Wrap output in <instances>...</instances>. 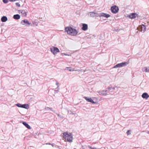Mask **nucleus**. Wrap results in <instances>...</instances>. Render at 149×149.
Masks as SVG:
<instances>
[{"label": "nucleus", "instance_id": "nucleus-1", "mask_svg": "<svg viewBox=\"0 0 149 149\" xmlns=\"http://www.w3.org/2000/svg\"><path fill=\"white\" fill-rule=\"evenodd\" d=\"M65 31L68 34L71 36H76L78 33L77 31L75 29L72 28L71 27H65Z\"/></svg>", "mask_w": 149, "mask_h": 149}, {"label": "nucleus", "instance_id": "nucleus-16", "mask_svg": "<svg viewBox=\"0 0 149 149\" xmlns=\"http://www.w3.org/2000/svg\"><path fill=\"white\" fill-rule=\"evenodd\" d=\"M98 93H99L100 95H102L104 96H106L108 95V94L107 93H105V92H104V91L103 90H102L101 91H99L98 92Z\"/></svg>", "mask_w": 149, "mask_h": 149}, {"label": "nucleus", "instance_id": "nucleus-27", "mask_svg": "<svg viewBox=\"0 0 149 149\" xmlns=\"http://www.w3.org/2000/svg\"><path fill=\"white\" fill-rule=\"evenodd\" d=\"M50 109H52V108H49V107H46L45 108V109L46 110H49Z\"/></svg>", "mask_w": 149, "mask_h": 149}, {"label": "nucleus", "instance_id": "nucleus-19", "mask_svg": "<svg viewBox=\"0 0 149 149\" xmlns=\"http://www.w3.org/2000/svg\"><path fill=\"white\" fill-rule=\"evenodd\" d=\"M13 17L15 19H18L20 18V16L18 14H16L14 15Z\"/></svg>", "mask_w": 149, "mask_h": 149}, {"label": "nucleus", "instance_id": "nucleus-28", "mask_svg": "<svg viewBox=\"0 0 149 149\" xmlns=\"http://www.w3.org/2000/svg\"><path fill=\"white\" fill-rule=\"evenodd\" d=\"M59 86H58L57 87V89H58L57 90H55L54 91H56V92H58V90L59 89V88H58Z\"/></svg>", "mask_w": 149, "mask_h": 149}, {"label": "nucleus", "instance_id": "nucleus-13", "mask_svg": "<svg viewBox=\"0 0 149 149\" xmlns=\"http://www.w3.org/2000/svg\"><path fill=\"white\" fill-rule=\"evenodd\" d=\"M88 28V25L87 24H83L82 27V29L84 31H85Z\"/></svg>", "mask_w": 149, "mask_h": 149}, {"label": "nucleus", "instance_id": "nucleus-4", "mask_svg": "<svg viewBox=\"0 0 149 149\" xmlns=\"http://www.w3.org/2000/svg\"><path fill=\"white\" fill-rule=\"evenodd\" d=\"M128 64V63L127 62H122L121 63H118L115 65L113 68H117L122 67L127 65Z\"/></svg>", "mask_w": 149, "mask_h": 149}, {"label": "nucleus", "instance_id": "nucleus-20", "mask_svg": "<svg viewBox=\"0 0 149 149\" xmlns=\"http://www.w3.org/2000/svg\"><path fill=\"white\" fill-rule=\"evenodd\" d=\"M143 71L149 72V67H145L143 69Z\"/></svg>", "mask_w": 149, "mask_h": 149}, {"label": "nucleus", "instance_id": "nucleus-10", "mask_svg": "<svg viewBox=\"0 0 149 149\" xmlns=\"http://www.w3.org/2000/svg\"><path fill=\"white\" fill-rule=\"evenodd\" d=\"M90 15L91 17H98L99 16V14L97 13H95L94 12H91L90 13Z\"/></svg>", "mask_w": 149, "mask_h": 149}, {"label": "nucleus", "instance_id": "nucleus-36", "mask_svg": "<svg viewBox=\"0 0 149 149\" xmlns=\"http://www.w3.org/2000/svg\"><path fill=\"white\" fill-rule=\"evenodd\" d=\"M115 88V87H112V89H114Z\"/></svg>", "mask_w": 149, "mask_h": 149}, {"label": "nucleus", "instance_id": "nucleus-35", "mask_svg": "<svg viewBox=\"0 0 149 149\" xmlns=\"http://www.w3.org/2000/svg\"><path fill=\"white\" fill-rule=\"evenodd\" d=\"M51 143H46V144L47 145V144H49V145H51Z\"/></svg>", "mask_w": 149, "mask_h": 149}, {"label": "nucleus", "instance_id": "nucleus-7", "mask_svg": "<svg viewBox=\"0 0 149 149\" xmlns=\"http://www.w3.org/2000/svg\"><path fill=\"white\" fill-rule=\"evenodd\" d=\"M137 29L141 32L144 33L146 30V26L144 25H140L138 27Z\"/></svg>", "mask_w": 149, "mask_h": 149}, {"label": "nucleus", "instance_id": "nucleus-26", "mask_svg": "<svg viewBox=\"0 0 149 149\" xmlns=\"http://www.w3.org/2000/svg\"><path fill=\"white\" fill-rule=\"evenodd\" d=\"M15 4L18 7H20V4L18 3H15Z\"/></svg>", "mask_w": 149, "mask_h": 149}, {"label": "nucleus", "instance_id": "nucleus-21", "mask_svg": "<svg viewBox=\"0 0 149 149\" xmlns=\"http://www.w3.org/2000/svg\"><path fill=\"white\" fill-rule=\"evenodd\" d=\"M22 108L28 109L29 108V106L27 104H22Z\"/></svg>", "mask_w": 149, "mask_h": 149}, {"label": "nucleus", "instance_id": "nucleus-32", "mask_svg": "<svg viewBox=\"0 0 149 149\" xmlns=\"http://www.w3.org/2000/svg\"><path fill=\"white\" fill-rule=\"evenodd\" d=\"M103 91H104V92H105V93H106L107 91H108V89H107L105 90H103Z\"/></svg>", "mask_w": 149, "mask_h": 149}, {"label": "nucleus", "instance_id": "nucleus-39", "mask_svg": "<svg viewBox=\"0 0 149 149\" xmlns=\"http://www.w3.org/2000/svg\"><path fill=\"white\" fill-rule=\"evenodd\" d=\"M50 109V110H51V111H52V109Z\"/></svg>", "mask_w": 149, "mask_h": 149}, {"label": "nucleus", "instance_id": "nucleus-29", "mask_svg": "<svg viewBox=\"0 0 149 149\" xmlns=\"http://www.w3.org/2000/svg\"><path fill=\"white\" fill-rule=\"evenodd\" d=\"M51 145H52V147H54V146H56V145L54 143H52V144H51Z\"/></svg>", "mask_w": 149, "mask_h": 149}, {"label": "nucleus", "instance_id": "nucleus-37", "mask_svg": "<svg viewBox=\"0 0 149 149\" xmlns=\"http://www.w3.org/2000/svg\"><path fill=\"white\" fill-rule=\"evenodd\" d=\"M147 133H148L149 134V131H147Z\"/></svg>", "mask_w": 149, "mask_h": 149}, {"label": "nucleus", "instance_id": "nucleus-8", "mask_svg": "<svg viewBox=\"0 0 149 149\" xmlns=\"http://www.w3.org/2000/svg\"><path fill=\"white\" fill-rule=\"evenodd\" d=\"M84 98L86 100V101L88 102H90L92 104H96V102H94L93 100L91 98L87 97H84Z\"/></svg>", "mask_w": 149, "mask_h": 149}, {"label": "nucleus", "instance_id": "nucleus-12", "mask_svg": "<svg viewBox=\"0 0 149 149\" xmlns=\"http://www.w3.org/2000/svg\"><path fill=\"white\" fill-rule=\"evenodd\" d=\"M142 98L147 99L149 97V95L146 93H143L141 96Z\"/></svg>", "mask_w": 149, "mask_h": 149}, {"label": "nucleus", "instance_id": "nucleus-34", "mask_svg": "<svg viewBox=\"0 0 149 149\" xmlns=\"http://www.w3.org/2000/svg\"><path fill=\"white\" fill-rule=\"evenodd\" d=\"M10 1H15V0H10Z\"/></svg>", "mask_w": 149, "mask_h": 149}, {"label": "nucleus", "instance_id": "nucleus-11", "mask_svg": "<svg viewBox=\"0 0 149 149\" xmlns=\"http://www.w3.org/2000/svg\"><path fill=\"white\" fill-rule=\"evenodd\" d=\"M65 70H68L69 71H70V72H72V71H80V70H75V69H74V68H72L68 67H66L65 68Z\"/></svg>", "mask_w": 149, "mask_h": 149}, {"label": "nucleus", "instance_id": "nucleus-15", "mask_svg": "<svg viewBox=\"0 0 149 149\" xmlns=\"http://www.w3.org/2000/svg\"><path fill=\"white\" fill-rule=\"evenodd\" d=\"M19 13H20L24 16H26V12L24 10H19Z\"/></svg>", "mask_w": 149, "mask_h": 149}, {"label": "nucleus", "instance_id": "nucleus-33", "mask_svg": "<svg viewBox=\"0 0 149 149\" xmlns=\"http://www.w3.org/2000/svg\"><path fill=\"white\" fill-rule=\"evenodd\" d=\"M56 85H58V84H59L58 82V81H56Z\"/></svg>", "mask_w": 149, "mask_h": 149}, {"label": "nucleus", "instance_id": "nucleus-3", "mask_svg": "<svg viewBox=\"0 0 149 149\" xmlns=\"http://www.w3.org/2000/svg\"><path fill=\"white\" fill-rule=\"evenodd\" d=\"M51 52L54 54L56 55L57 52H59L60 51L58 49L55 47L52 46L50 48Z\"/></svg>", "mask_w": 149, "mask_h": 149}, {"label": "nucleus", "instance_id": "nucleus-23", "mask_svg": "<svg viewBox=\"0 0 149 149\" xmlns=\"http://www.w3.org/2000/svg\"><path fill=\"white\" fill-rule=\"evenodd\" d=\"M68 113H70V114H72L73 115L74 114V113H73L71 111L68 110Z\"/></svg>", "mask_w": 149, "mask_h": 149}, {"label": "nucleus", "instance_id": "nucleus-25", "mask_svg": "<svg viewBox=\"0 0 149 149\" xmlns=\"http://www.w3.org/2000/svg\"><path fill=\"white\" fill-rule=\"evenodd\" d=\"M3 1L4 3H8V0H3Z\"/></svg>", "mask_w": 149, "mask_h": 149}, {"label": "nucleus", "instance_id": "nucleus-22", "mask_svg": "<svg viewBox=\"0 0 149 149\" xmlns=\"http://www.w3.org/2000/svg\"><path fill=\"white\" fill-rule=\"evenodd\" d=\"M16 105L18 107L22 108V104H21L20 103H17L16 104Z\"/></svg>", "mask_w": 149, "mask_h": 149}, {"label": "nucleus", "instance_id": "nucleus-38", "mask_svg": "<svg viewBox=\"0 0 149 149\" xmlns=\"http://www.w3.org/2000/svg\"><path fill=\"white\" fill-rule=\"evenodd\" d=\"M96 97H93L92 98H93V99H96Z\"/></svg>", "mask_w": 149, "mask_h": 149}, {"label": "nucleus", "instance_id": "nucleus-24", "mask_svg": "<svg viewBox=\"0 0 149 149\" xmlns=\"http://www.w3.org/2000/svg\"><path fill=\"white\" fill-rule=\"evenodd\" d=\"M130 132L131 131L130 130H128L127 131V134L128 135L131 134Z\"/></svg>", "mask_w": 149, "mask_h": 149}, {"label": "nucleus", "instance_id": "nucleus-9", "mask_svg": "<svg viewBox=\"0 0 149 149\" xmlns=\"http://www.w3.org/2000/svg\"><path fill=\"white\" fill-rule=\"evenodd\" d=\"M110 16V15L108 14L104 13H101L99 14V17H106V18H108Z\"/></svg>", "mask_w": 149, "mask_h": 149}, {"label": "nucleus", "instance_id": "nucleus-5", "mask_svg": "<svg viewBox=\"0 0 149 149\" xmlns=\"http://www.w3.org/2000/svg\"><path fill=\"white\" fill-rule=\"evenodd\" d=\"M111 12L113 13H116L118 11L119 8L118 7L116 6H113L111 7Z\"/></svg>", "mask_w": 149, "mask_h": 149}, {"label": "nucleus", "instance_id": "nucleus-17", "mask_svg": "<svg viewBox=\"0 0 149 149\" xmlns=\"http://www.w3.org/2000/svg\"><path fill=\"white\" fill-rule=\"evenodd\" d=\"M22 124L25 125L28 129H31V127L28 124H27L26 122H23L22 123Z\"/></svg>", "mask_w": 149, "mask_h": 149}, {"label": "nucleus", "instance_id": "nucleus-6", "mask_svg": "<svg viewBox=\"0 0 149 149\" xmlns=\"http://www.w3.org/2000/svg\"><path fill=\"white\" fill-rule=\"evenodd\" d=\"M21 24L22 25H25L26 26H29L31 24V23L26 19H24L21 21L20 22Z\"/></svg>", "mask_w": 149, "mask_h": 149}, {"label": "nucleus", "instance_id": "nucleus-31", "mask_svg": "<svg viewBox=\"0 0 149 149\" xmlns=\"http://www.w3.org/2000/svg\"><path fill=\"white\" fill-rule=\"evenodd\" d=\"M89 147L91 149H97L96 148H92L91 147Z\"/></svg>", "mask_w": 149, "mask_h": 149}, {"label": "nucleus", "instance_id": "nucleus-18", "mask_svg": "<svg viewBox=\"0 0 149 149\" xmlns=\"http://www.w3.org/2000/svg\"><path fill=\"white\" fill-rule=\"evenodd\" d=\"M8 19L5 16L2 17L1 19V21L3 22H6Z\"/></svg>", "mask_w": 149, "mask_h": 149}, {"label": "nucleus", "instance_id": "nucleus-14", "mask_svg": "<svg viewBox=\"0 0 149 149\" xmlns=\"http://www.w3.org/2000/svg\"><path fill=\"white\" fill-rule=\"evenodd\" d=\"M137 15L136 13H132L130 14L129 16V17L131 19L135 18L136 17V16Z\"/></svg>", "mask_w": 149, "mask_h": 149}, {"label": "nucleus", "instance_id": "nucleus-30", "mask_svg": "<svg viewBox=\"0 0 149 149\" xmlns=\"http://www.w3.org/2000/svg\"><path fill=\"white\" fill-rule=\"evenodd\" d=\"M111 88H112V87H109L107 88V89L108 90H111Z\"/></svg>", "mask_w": 149, "mask_h": 149}, {"label": "nucleus", "instance_id": "nucleus-40", "mask_svg": "<svg viewBox=\"0 0 149 149\" xmlns=\"http://www.w3.org/2000/svg\"><path fill=\"white\" fill-rule=\"evenodd\" d=\"M73 149H76V148H74Z\"/></svg>", "mask_w": 149, "mask_h": 149}, {"label": "nucleus", "instance_id": "nucleus-2", "mask_svg": "<svg viewBox=\"0 0 149 149\" xmlns=\"http://www.w3.org/2000/svg\"><path fill=\"white\" fill-rule=\"evenodd\" d=\"M63 138L65 140H67L68 141L70 142L72 141L73 137L71 134L64 132L63 133Z\"/></svg>", "mask_w": 149, "mask_h": 149}]
</instances>
